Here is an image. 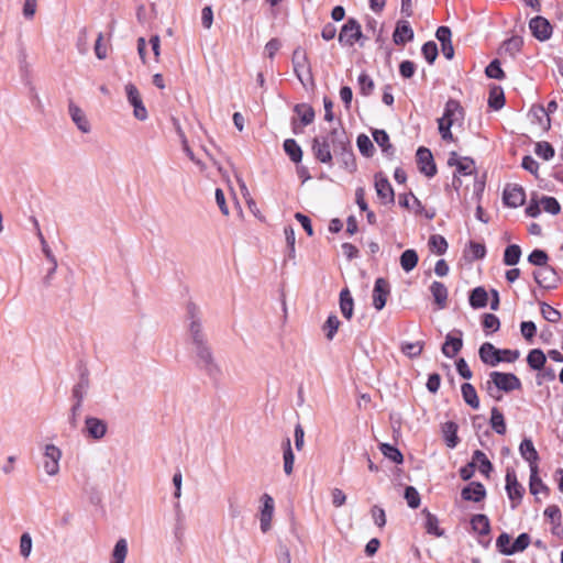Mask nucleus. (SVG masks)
Wrapping results in <instances>:
<instances>
[{"instance_id": "obj_33", "label": "nucleus", "mask_w": 563, "mask_h": 563, "mask_svg": "<svg viewBox=\"0 0 563 563\" xmlns=\"http://www.w3.org/2000/svg\"><path fill=\"white\" fill-rule=\"evenodd\" d=\"M419 257L415 250H406L400 255V266L406 272H411L418 264Z\"/></svg>"}, {"instance_id": "obj_51", "label": "nucleus", "mask_w": 563, "mask_h": 563, "mask_svg": "<svg viewBox=\"0 0 563 563\" xmlns=\"http://www.w3.org/2000/svg\"><path fill=\"white\" fill-rule=\"evenodd\" d=\"M380 451L384 454V456H386L387 459H389L390 461H393L397 464H400L404 461V456H402L401 452L394 445H390L388 443H383L380 445Z\"/></svg>"}, {"instance_id": "obj_40", "label": "nucleus", "mask_w": 563, "mask_h": 563, "mask_svg": "<svg viewBox=\"0 0 563 563\" xmlns=\"http://www.w3.org/2000/svg\"><path fill=\"white\" fill-rule=\"evenodd\" d=\"M547 357L540 349H533L527 356L528 365L536 371L541 369L545 364Z\"/></svg>"}, {"instance_id": "obj_44", "label": "nucleus", "mask_w": 563, "mask_h": 563, "mask_svg": "<svg viewBox=\"0 0 563 563\" xmlns=\"http://www.w3.org/2000/svg\"><path fill=\"white\" fill-rule=\"evenodd\" d=\"M490 426L496 433H506V422L504 415L496 407L492 409Z\"/></svg>"}, {"instance_id": "obj_19", "label": "nucleus", "mask_w": 563, "mask_h": 563, "mask_svg": "<svg viewBox=\"0 0 563 563\" xmlns=\"http://www.w3.org/2000/svg\"><path fill=\"white\" fill-rule=\"evenodd\" d=\"M437 40L441 43L442 54L446 59H452L454 57V48L452 45V32L448 26H440L435 32Z\"/></svg>"}, {"instance_id": "obj_29", "label": "nucleus", "mask_w": 563, "mask_h": 563, "mask_svg": "<svg viewBox=\"0 0 563 563\" xmlns=\"http://www.w3.org/2000/svg\"><path fill=\"white\" fill-rule=\"evenodd\" d=\"M128 551V541L124 538L119 539L112 550L110 563H124Z\"/></svg>"}, {"instance_id": "obj_18", "label": "nucleus", "mask_w": 563, "mask_h": 563, "mask_svg": "<svg viewBox=\"0 0 563 563\" xmlns=\"http://www.w3.org/2000/svg\"><path fill=\"white\" fill-rule=\"evenodd\" d=\"M85 430L88 437L92 438L93 440H100L106 435L108 426L106 421L99 418L87 417L85 420Z\"/></svg>"}, {"instance_id": "obj_5", "label": "nucleus", "mask_w": 563, "mask_h": 563, "mask_svg": "<svg viewBox=\"0 0 563 563\" xmlns=\"http://www.w3.org/2000/svg\"><path fill=\"white\" fill-rule=\"evenodd\" d=\"M490 384H494L497 390L510 393L521 387L520 379L512 373L492 372L487 382V390L494 396Z\"/></svg>"}, {"instance_id": "obj_10", "label": "nucleus", "mask_w": 563, "mask_h": 563, "mask_svg": "<svg viewBox=\"0 0 563 563\" xmlns=\"http://www.w3.org/2000/svg\"><path fill=\"white\" fill-rule=\"evenodd\" d=\"M506 490L509 499L512 501V508L521 501L525 488L519 484L514 470H507L506 473Z\"/></svg>"}, {"instance_id": "obj_25", "label": "nucleus", "mask_w": 563, "mask_h": 563, "mask_svg": "<svg viewBox=\"0 0 563 563\" xmlns=\"http://www.w3.org/2000/svg\"><path fill=\"white\" fill-rule=\"evenodd\" d=\"M521 456L529 463L530 468L538 466L537 461L539 459L538 452L530 439H525L519 446Z\"/></svg>"}, {"instance_id": "obj_2", "label": "nucleus", "mask_w": 563, "mask_h": 563, "mask_svg": "<svg viewBox=\"0 0 563 563\" xmlns=\"http://www.w3.org/2000/svg\"><path fill=\"white\" fill-rule=\"evenodd\" d=\"M312 151L316 158L323 164L331 165L332 154L341 155L346 165L354 162L349 139L342 130L333 129L328 135L316 137Z\"/></svg>"}, {"instance_id": "obj_38", "label": "nucleus", "mask_w": 563, "mask_h": 563, "mask_svg": "<svg viewBox=\"0 0 563 563\" xmlns=\"http://www.w3.org/2000/svg\"><path fill=\"white\" fill-rule=\"evenodd\" d=\"M294 111L298 114L303 125H308L314 120V110L307 103L296 104Z\"/></svg>"}, {"instance_id": "obj_57", "label": "nucleus", "mask_w": 563, "mask_h": 563, "mask_svg": "<svg viewBox=\"0 0 563 563\" xmlns=\"http://www.w3.org/2000/svg\"><path fill=\"white\" fill-rule=\"evenodd\" d=\"M357 81H358L360 91L362 95L369 96L373 92L374 87H375L374 81L366 73H362L358 76Z\"/></svg>"}, {"instance_id": "obj_52", "label": "nucleus", "mask_w": 563, "mask_h": 563, "mask_svg": "<svg viewBox=\"0 0 563 563\" xmlns=\"http://www.w3.org/2000/svg\"><path fill=\"white\" fill-rule=\"evenodd\" d=\"M404 497L410 508L416 509L420 506V494L413 486L406 487Z\"/></svg>"}, {"instance_id": "obj_39", "label": "nucleus", "mask_w": 563, "mask_h": 563, "mask_svg": "<svg viewBox=\"0 0 563 563\" xmlns=\"http://www.w3.org/2000/svg\"><path fill=\"white\" fill-rule=\"evenodd\" d=\"M457 424L453 421L445 422L443 427V434L445 438L446 445L451 449L455 448L459 443L457 438Z\"/></svg>"}, {"instance_id": "obj_31", "label": "nucleus", "mask_w": 563, "mask_h": 563, "mask_svg": "<svg viewBox=\"0 0 563 563\" xmlns=\"http://www.w3.org/2000/svg\"><path fill=\"white\" fill-rule=\"evenodd\" d=\"M422 514L426 516L424 529L429 534L442 537L444 531L439 527L438 518L428 509H423Z\"/></svg>"}, {"instance_id": "obj_28", "label": "nucleus", "mask_w": 563, "mask_h": 563, "mask_svg": "<svg viewBox=\"0 0 563 563\" xmlns=\"http://www.w3.org/2000/svg\"><path fill=\"white\" fill-rule=\"evenodd\" d=\"M340 309L344 318L350 320L353 316L354 301L352 295L347 288H344L340 292Z\"/></svg>"}, {"instance_id": "obj_53", "label": "nucleus", "mask_w": 563, "mask_h": 563, "mask_svg": "<svg viewBox=\"0 0 563 563\" xmlns=\"http://www.w3.org/2000/svg\"><path fill=\"white\" fill-rule=\"evenodd\" d=\"M423 350V342H407L401 345V351L405 355L409 357H417L421 354Z\"/></svg>"}, {"instance_id": "obj_55", "label": "nucleus", "mask_w": 563, "mask_h": 563, "mask_svg": "<svg viewBox=\"0 0 563 563\" xmlns=\"http://www.w3.org/2000/svg\"><path fill=\"white\" fill-rule=\"evenodd\" d=\"M548 260V254L542 250H534L528 256L529 263L538 266L539 268L547 266Z\"/></svg>"}, {"instance_id": "obj_34", "label": "nucleus", "mask_w": 563, "mask_h": 563, "mask_svg": "<svg viewBox=\"0 0 563 563\" xmlns=\"http://www.w3.org/2000/svg\"><path fill=\"white\" fill-rule=\"evenodd\" d=\"M462 396L464 401L471 406L473 409H477L479 407V400L477 397V393L474 386L470 383H464L461 387Z\"/></svg>"}, {"instance_id": "obj_56", "label": "nucleus", "mask_w": 563, "mask_h": 563, "mask_svg": "<svg viewBox=\"0 0 563 563\" xmlns=\"http://www.w3.org/2000/svg\"><path fill=\"white\" fill-rule=\"evenodd\" d=\"M482 324H483L484 330L487 333L488 332H496L500 328L499 319L495 314H493V313H485L483 316Z\"/></svg>"}, {"instance_id": "obj_11", "label": "nucleus", "mask_w": 563, "mask_h": 563, "mask_svg": "<svg viewBox=\"0 0 563 563\" xmlns=\"http://www.w3.org/2000/svg\"><path fill=\"white\" fill-rule=\"evenodd\" d=\"M375 190L377 197L384 205L394 203V189L387 177H385L382 173L375 175Z\"/></svg>"}, {"instance_id": "obj_21", "label": "nucleus", "mask_w": 563, "mask_h": 563, "mask_svg": "<svg viewBox=\"0 0 563 563\" xmlns=\"http://www.w3.org/2000/svg\"><path fill=\"white\" fill-rule=\"evenodd\" d=\"M450 166H455L460 175H471L474 170V161L468 157H460L457 153L452 152L448 159Z\"/></svg>"}, {"instance_id": "obj_54", "label": "nucleus", "mask_w": 563, "mask_h": 563, "mask_svg": "<svg viewBox=\"0 0 563 563\" xmlns=\"http://www.w3.org/2000/svg\"><path fill=\"white\" fill-rule=\"evenodd\" d=\"M541 314L551 323H556L561 319V312L545 302L541 303Z\"/></svg>"}, {"instance_id": "obj_35", "label": "nucleus", "mask_w": 563, "mask_h": 563, "mask_svg": "<svg viewBox=\"0 0 563 563\" xmlns=\"http://www.w3.org/2000/svg\"><path fill=\"white\" fill-rule=\"evenodd\" d=\"M399 205L407 209L413 210L416 214H421L424 210L420 200L413 194L400 196Z\"/></svg>"}, {"instance_id": "obj_46", "label": "nucleus", "mask_w": 563, "mask_h": 563, "mask_svg": "<svg viewBox=\"0 0 563 563\" xmlns=\"http://www.w3.org/2000/svg\"><path fill=\"white\" fill-rule=\"evenodd\" d=\"M429 247L431 252L442 255L448 250V242L442 235L433 234L429 239Z\"/></svg>"}, {"instance_id": "obj_7", "label": "nucleus", "mask_w": 563, "mask_h": 563, "mask_svg": "<svg viewBox=\"0 0 563 563\" xmlns=\"http://www.w3.org/2000/svg\"><path fill=\"white\" fill-rule=\"evenodd\" d=\"M291 60L294 71L302 84L305 82V80L311 78L309 59L303 48L297 47L292 53Z\"/></svg>"}, {"instance_id": "obj_23", "label": "nucleus", "mask_w": 563, "mask_h": 563, "mask_svg": "<svg viewBox=\"0 0 563 563\" xmlns=\"http://www.w3.org/2000/svg\"><path fill=\"white\" fill-rule=\"evenodd\" d=\"M461 495L464 500L478 503L485 498L486 490L483 484L472 482L470 485L462 489Z\"/></svg>"}, {"instance_id": "obj_15", "label": "nucleus", "mask_w": 563, "mask_h": 563, "mask_svg": "<svg viewBox=\"0 0 563 563\" xmlns=\"http://www.w3.org/2000/svg\"><path fill=\"white\" fill-rule=\"evenodd\" d=\"M417 162L419 169L427 177H433L437 174V166L432 153L427 147H419L417 151Z\"/></svg>"}, {"instance_id": "obj_30", "label": "nucleus", "mask_w": 563, "mask_h": 563, "mask_svg": "<svg viewBox=\"0 0 563 563\" xmlns=\"http://www.w3.org/2000/svg\"><path fill=\"white\" fill-rule=\"evenodd\" d=\"M488 302V294L484 287L478 286L474 288L470 295V305L475 308H484Z\"/></svg>"}, {"instance_id": "obj_50", "label": "nucleus", "mask_w": 563, "mask_h": 563, "mask_svg": "<svg viewBox=\"0 0 563 563\" xmlns=\"http://www.w3.org/2000/svg\"><path fill=\"white\" fill-rule=\"evenodd\" d=\"M373 139L382 147L383 152H393V145L390 144L389 136L385 130H375L373 132Z\"/></svg>"}, {"instance_id": "obj_1", "label": "nucleus", "mask_w": 563, "mask_h": 563, "mask_svg": "<svg viewBox=\"0 0 563 563\" xmlns=\"http://www.w3.org/2000/svg\"><path fill=\"white\" fill-rule=\"evenodd\" d=\"M188 347L189 353L199 369L206 372L210 376L219 374L220 368L198 319H192L189 324Z\"/></svg>"}, {"instance_id": "obj_8", "label": "nucleus", "mask_w": 563, "mask_h": 563, "mask_svg": "<svg viewBox=\"0 0 563 563\" xmlns=\"http://www.w3.org/2000/svg\"><path fill=\"white\" fill-rule=\"evenodd\" d=\"M361 37V25L355 19L351 18L342 26L339 34V42L347 46H353Z\"/></svg>"}, {"instance_id": "obj_59", "label": "nucleus", "mask_w": 563, "mask_h": 563, "mask_svg": "<svg viewBox=\"0 0 563 563\" xmlns=\"http://www.w3.org/2000/svg\"><path fill=\"white\" fill-rule=\"evenodd\" d=\"M536 154L544 161H549L554 156V148L548 142H539L536 145Z\"/></svg>"}, {"instance_id": "obj_20", "label": "nucleus", "mask_w": 563, "mask_h": 563, "mask_svg": "<svg viewBox=\"0 0 563 563\" xmlns=\"http://www.w3.org/2000/svg\"><path fill=\"white\" fill-rule=\"evenodd\" d=\"M478 354L482 362L489 366H496L498 363L501 362L500 350L496 349L489 342H485L481 345Z\"/></svg>"}, {"instance_id": "obj_22", "label": "nucleus", "mask_w": 563, "mask_h": 563, "mask_svg": "<svg viewBox=\"0 0 563 563\" xmlns=\"http://www.w3.org/2000/svg\"><path fill=\"white\" fill-rule=\"evenodd\" d=\"M455 332L459 334V336H453L451 333H449L445 336L444 344L442 345V353L449 358L454 357L463 346L462 332Z\"/></svg>"}, {"instance_id": "obj_26", "label": "nucleus", "mask_w": 563, "mask_h": 563, "mask_svg": "<svg viewBox=\"0 0 563 563\" xmlns=\"http://www.w3.org/2000/svg\"><path fill=\"white\" fill-rule=\"evenodd\" d=\"M283 462H284V472L287 476L291 475L294 472V463H295V454L291 449L290 439L287 438L283 441Z\"/></svg>"}, {"instance_id": "obj_14", "label": "nucleus", "mask_w": 563, "mask_h": 563, "mask_svg": "<svg viewBox=\"0 0 563 563\" xmlns=\"http://www.w3.org/2000/svg\"><path fill=\"white\" fill-rule=\"evenodd\" d=\"M534 282L542 288L552 289L556 287L558 276L555 271L547 265L533 272Z\"/></svg>"}, {"instance_id": "obj_41", "label": "nucleus", "mask_w": 563, "mask_h": 563, "mask_svg": "<svg viewBox=\"0 0 563 563\" xmlns=\"http://www.w3.org/2000/svg\"><path fill=\"white\" fill-rule=\"evenodd\" d=\"M284 150L292 162L299 163L301 161L302 151H301V147L298 145V143L295 140H292V139L285 140Z\"/></svg>"}, {"instance_id": "obj_9", "label": "nucleus", "mask_w": 563, "mask_h": 563, "mask_svg": "<svg viewBox=\"0 0 563 563\" xmlns=\"http://www.w3.org/2000/svg\"><path fill=\"white\" fill-rule=\"evenodd\" d=\"M262 508L260 514V527L263 533H266L272 528V519L274 515V499L271 495L264 494L261 498Z\"/></svg>"}, {"instance_id": "obj_17", "label": "nucleus", "mask_w": 563, "mask_h": 563, "mask_svg": "<svg viewBox=\"0 0 563 563\" xmlns=\"http://www.w3.org/2000/svg\"><path fill=\"white\" fill-rule=\"evenodd\" d=\"M68 113L80 132L86 134L91 131V125L86 113L73 101L68 104Z\"/></svg>"}, {"instance_id": "obj_49", "label": "nucleus", "mask_w": 563, "mask_h": 563, "mask_svg": "<svg viewBox=\"0 0 563 563\" xmlns=\"http://www.w3.org/2000/svg\"><path fill=\"white\" fill-rule=\"evenodd\" d=\"M522 45L523 40L520 36H512L504 42L501 49L506 54L515 56L518 52H520Z\"/></svg>"}, {"instance_id": "obj_60", "label": "nucleus", "mask_w": 563, "mask_h": 563, "mask_svg": "<svg viewBox=\"0 0 563 563\" xmlns=\"http://www.w3.org/2000/svg\"><path fill=\"white\" fill-rule=\"evenodd\" d=\"M485 74L489 78L494 79H503L505 77V73L500 67V63L498 59H494L488 64V66L485 69Z\"/></svg>"}, {"instance_id": "obj_24", "label": "nucleus", "mask_w": 563, "mask_h": 563, "mask_svg": "<svg viewBox=\"0 0 563 563\" xmlns=\"http://www.w3.org/2000/svg\"><path fill=\"white\" fill-rule=\"evenodd\" d=\"M413 38V31L407 21L398 22L393 34V40L397 45H404Z\"/></svg>"}, {"instance_id": "obj_42", "label": "nucleus", "mask_w": 563, "mask_h": 563, "mask_svg": "<svg viewBox=\"0 0 563 563\" xmlns=\"http://www.w3.org/2000/svg\"><path fill=\"white\" fill-rule=\"evenodd\" d=\"M530 493L537 496L541 492H547V486L543 484L542 479L538 476V466H532L530 468Z\"/></svg>"}, {"instance_id": "obj_48", "label": "nucleus", "mask_w": 563, "mask_h": 563, "mask_svg": "<svg viewBox=\"0 0 563 563\" xmlns=\"http://www.w3.org/2000/svg\"><path fill=\"white\" fill-rule=\"evenodd\" d=\"M34 224L36 227V234H37V238L40 239V242H41V246H42V252L44 253L45 257L48 260V262L51 264H53L54 266H57V260L55 257V255L53 254L51 247L48 246L43 233L41 232V229H40V225H38V222L36 219H34Z\"/></svg>"}, {"instance_id": "obj_16", "label": "nucleus", "mask_w": 563, "mask_h": 563, "mask_svg": "<svg viewBox=\"0 0 563 563\" xmlns=\"http://www.w3.org/2000/svg\"><path fill=\"white\" fill-rule=\"evenodd\" d=\"M526 195L522 187L517 185H507L504 189V203L510 208H517L525 202Z\"/></svg>"}, {"instance_id": "obj_12", "label": "nucleus", "mask_w": 563, "mask_h": 563, "mask_svg": "<svg viewBox=\"0 0 563 563\" xmlns=\"http://www.w3.org/2000/svg\"><path fill=\"white\" fill-rule=\"evenodd\" d=\"M529 29L532 35L539 41H547L552 35V25L549 20L540 15L530 20Z\"/></svg>"}, {"instance_id": "obj_37", "label": "nucleus", "mask_w": 563, "mask_h": 563, "mask_svg": "<svg viewBox=\"0 0 563 563\" xmlns=\"http://www.w3.org/2000/svg\"><path fill=\"white\" fill-rule=\"evenodd\" d=\"M530 544V537L527 533H521L517 537V539L514 541L512 545L507 549L503 550V554L505 555H512L517 552L525 551Z\"/></svg>"}, {"instance_id": "obj_62", "label": "nucleus", "mask_w": 563, "mask_h": 563, "mask_svg": "<svg viewBox=\"0 0 563 563\" xmlns=\"http://www.w3.org/2000/svg\"><path fill=\"white\" fill-rule=\"evenodd\" d=\"M32 537L29 532L22 533L20 538V554L24 559H27L31 555L32 552Z\"/></svg>"}, {"instance_id": "obj_13", "label": "nucleus", "mask_w": 563, "mask_h": 563, "mask_svg": "<svg viewBox=\"0 0 563 563\" xmlns=\"http://www.w3.org/2000/svg\"><path fill=\"white\" fill-rule=\"evenodd\" d=\"M389 294V283L385 278H377L373 289V306L376 310L380 311L385 307Z\"/></svg>"}, {"instance_id": "obj_45", "label": "nucleus", "mask_w": 563, "mask_h": 563, "mask_svg": "<svg viewBox=\"0 0 563 563\" xmlns=\"http://www.w3.org/2000/svg\"><path fill=\"white\" fill-rule=\"evenodd\" d=\"M521 256V249L517 244L508 245L504 253V263L508 266L516 265Z\"/></svg>"}, {"instance_id": "obj_47", "label": "nucleus", "mask_w": 563, "mask_h": 563, "mask_svg": "<svg viewBox=\"0 0 563 563\" xmlns=\"http://www.w3.org/2000/svg\"><path fill=\"white\" fill-rule=\"evenodd\" d=\"M488 104L495 110H499L505 104L504 91L499 87H493L489 91Z\"/></svg>"}, {"instance_id": "obj_4", "label": "nucleus", "mask_w": 563, "mask_h": 563, "mask_svg": "<svg viewBox=\"0 0 563 563\" xmlns=\"http://www.w3.org/2000/svg\"><path fill=\"white\" fill-rule=\"evenodd\" d=\"M62 456V450L55 444L48 443L44 445L41 467L47 476L55 477L59 474Z\"/></svg>"}, {"instance_id": "obj_61", "label": "nucleus", "mask_w": 563, "mask_h": 563, "mask_svg": "<svg viewBox=\"0 0 563 563\" xmlns=\"http://www.w3.org/2000/svg\"><path fill=\"white\" fill-rule=\"evenodd\" d=\"M540 205L544 211L551 214H558L561 210L560 203L553 197H542Z\"/></svg>"}, {"instance_id": "obj_36", "label": "nucleus", "mask_w": 563, "mask_h": 563, "mask_svg": "<svg viewBox=\"0 0 563 563\" xmlns=\"http://www.w3.org/2000/svg\"><path fill=\"white\" fill-rule=\"evenodd\" d=\"M89 388V379L86 375H81L79 382L74 386L71 395L76 404H81Z\"/></svg>"}, {"instance_id": "obj_6", "label": "nucleus", "mask_w": 563, "mask_h": 563, "mask_svg": "<svg viewBox=\"0 0 563 563\" xmlns=\"http://www.w3.org/2000/svg\"><path fill=\"white\" fill-rule=\"evenodd\" d=\"M129 103L133 107V115L140 121L148 118L147 110L143 103L141 93L135 85L129 82L124 87Z\"/></svg>"}, {"instance_id": "obj_58", "label": "nucleus", "mask_w": 563, "mask_h": 563, "mask_svg": "<svg viewBox=\"0 0 563 563\" xmlns=\"http://www.w3.org/2000/svg\"><path fill=\"white\" fill-rule=\"evenodd\" d=\"M421 52L429 64H433L438 56V46L435 42L429 41L422 45Z\"/></svg>"}, {"instance_id": "obj_43", "label": "nucleus", "mask_w": 563, "mask_h": 563, "mask_svg": "<svg viewBox=\"0 0 563 563\" xmlns=\"http://www.w3.org/2000/svg\"><path fill=\"white\" fill-rule=\"evenodd\" d=\"M472 462L474 465L478 463V470L484 475H488V473L493 470L490 461L487 459L486 454L479 450L474 452Z\"/></svg>"}, {"instance_id": "obj_64", "label": "nucleus", "mask_w": 563, "mask_h": 563, "mask_svg": "<svg viewBox=\"0 0 563 563\" xmlns=\"http://www.w3.org/2000/svg\"><path fill=\"white\" fill-rule=\"evenodd\" d=\"M340 325V320L336 316H329L323 329L327 331V339L332 340Z\"/></svg>"}, {"instance_id": "obj_63", "label": "nucleus", "mask_w": 563, "mask_h": 563, "mask_svg": "<svg viewBox=\"0 0 563 563\" xmlns=\"http://www.w3.org/2000/svg\"><path fill=\"white\" fill-rule=\"evenodd\" d=\"M356 143H357V147H358L360 152L363 155H365V156L372 155V153L374 151V146L368 136H366L365 134L358 135Z\"/></svg>"}, {"instance_id": "obj_32", "label": "nucleus", "mask_w": 563, "mask_h": 563, "mask_svg": "<svg viewBox=\"0 0 563 563\" xmlns=\"http://www.w3.org/2000/svg\"><path fill=\"white\" fill-rule=\"evenodd\" d=\"M472 529L479 534H488L490 531L489 519L486 515H474L471 519Z\"/></svg>"}, {"instance_id": "obj_3", "label": "nucleus", "mask_w": 563, "mask_h": 563, "mask_svg": "<svg viewBox=\"0 0 563 563\" xmlns=\"http://www.w3.org/2000/svg\"><path fill=\"white\" fill-rule=\"evenodd\" d=\"M464 121V110L459 101L450 99L444 107L443 115L438 119L439 133L442 140L453 141L451 128L454 125H462Z\"/></svg>"}, {"instance_id": "obj_27", "label": "nucleus", "mask_w": 563, "mask_h": 563, "mask_svg": "<svg viewBox=\"0 0 563 563\" xmlns=\"http://www.w3.org/2000/svg\"><path fill=\"white\" fill-rule=\"evenodd\" d=\"M430 291L438 307L440 309L445 308L448 301V289L445 285L441 282H433L430 286Z\"/></svg>"}]
</instances>
